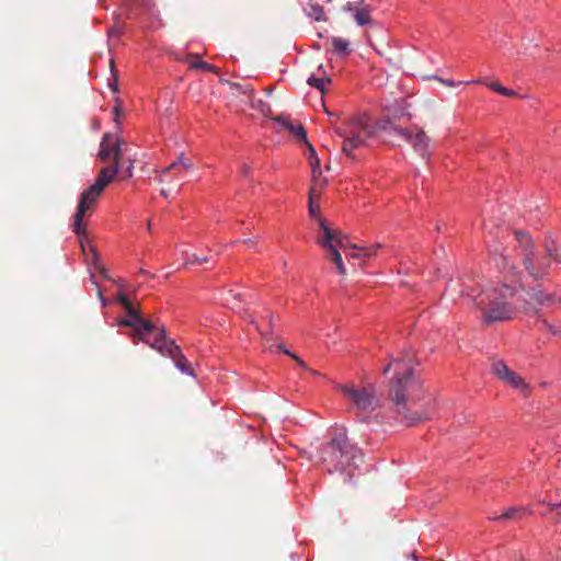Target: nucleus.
Masks as SVG:
<instances>
[{
  "label": "nucleus",
  "mask_w": 561,
  "mask_h": 561,
  "mask_svg": "<svg viewBox=\"0 0 561 561\" xmlns=\"http://www.w3.org/2000/svg\"><path fill=\"white\" fill-rule=\"evenodd\" d=\"M515 291L508 285L490 287L472 296L476 308L480 311V320L484 325H492L513 319Z\"/></svg>",
  "instance_id": "nucleus-1"
},
{
  "label": "nucleus",
  "mask_w": 561,
  "mask_h": 561,
  "mask_svg": "<svg viewBox=\"0 0 561 561\" xmlns=\"http://www.w3.org/2000/svg\"><path fill=\"white\" fill-rule=\"evenodd\" d=\"M322 459L329 473L344 474V481H347L353 477L358 465L363 462V454L341 432L323 447Z\"/></svg>",
  "instance_id": "nucleus-2"
},
{
  "label": "nucleus",
  "mask_w": 561,
  "mask_h": 561,
  "mask_svg": "<svg viewBox=\"0 0 561 561\" xmlns=\"http://www.w3.org/2000/svg\"><path fill=\"white\" fill-rule=\"evenodd\" d=\"M394 367L396 379L389 389L390 400L397 408V412L402 414L408 425H415L419 422L430 417L427 413L410 412L405 407V391L416 381L413 377V359L411 357L393 359L385 369L388 374L391 367Z\"/></svg>",
  "instance_id": "nucleus-3"
},
{
  "label": "nucleus",
  "mask_w": 561,
  "mask_h": 561,
  "mask_svg": "<svg viewBox=\"0 0 561 561\" xmlns=\"http://www.w3.org/2000/svg\"><path fill=\"white\" fill-rule=\"evenodd\" d=\"M114 173L115 171H111L110 169L100 170L94 184H92L81 193L72 224V231L78 237L81 238L83 234H85L87 227L83 222V218L85 216H91L102 192L110 183L114 181Z\"/></svg>",
  "instance_id": "nucleus-4"
},
{
  "label": "nucleus",
  "mask_w": 561,
  "mask_h": 561,
  "mask_svg": "<svg viewBox=\"0 0 561 561\" xmlns=\"http://www.w3.org/2000/svg\"><path fill=\"white\" fill-rule=\"evenodd\" d=\"M335 133L343 138V153L353 157L356 149L368 145V139L377 134V129L376 125H369L362 118L355 117L336 127Z\"/></svg>",
  "instance_id": "nucleus-5"
},
{
  "label": "nucleus",
  "mask_w": 561,
  "mask_h": 561,
  "mask_svg": "<svg viewBox=\"0 0 561 561\" xmlns=\"http://www.w3.org/2000/svg\"><path fill=\"white\" fill-rule=\"evenodd\" d=\"M339 389L357 411L371 412L380 405L373 385L363 388H357L354 385H342Z\"/></svg>",
  "instance_id": "nucleus-6"
},
{
  "label": "nucleus",
  "mask_w": 561,
  "mask_h": 561,
  "mask_svg": "<svg viewBox=\"0 0 561 561\" xmlns=\"http://www.w3.org/2000/svg\"><path fill=\"white\" fill-rule=\"evenodd\" d=\"M125 142L123 139L114 138L113 135L106 133L103 135L102 140L100 142V151L99 158L103 162H107L110 159L113 160L112 164L108 167H104L101 170H111L115 171L113 174V180L118 176L121 164L123 162V154L126 151L124 147Z\"/></svg>",
  "instance_id": "nucleus-7"
},
{
  "label": "nucleus",
  "mask_w": 561,
  "mask_h": 561,
  "mask_svg": "<svg viewBox=\"0 0 561 561\" xmlns=\"http://www.w3.org/2000/svg\"><path fill=\"white\" fill-rule=\"evenodd\" d=\"M551 260L556 262L561 261V256L558 254L553 243L546 244V255L535 252L531 255L527 254L522 257L526 272L534 279L542 278L547 274Z\"/></svg>",
  "instance_id": "nucleus-8"
},
{
  "label": "nucleus",
  "mask_w": 561,
  "mask_h": 561,
  "mask_svg": "<svg viewBox=\"0 0 561 561\" xmlns=\"http://www.w3.org/2000/svg\"><path fill=\"white\" fill-rule=\"evenodd\" d=\"M275 121H277L282 127L287 130L297 141L304 142L309 148V151L314 153V148L308 141L307 131L300 123H294L290 119L282 116L276 117Z\"/></svg>",
  "instance_id": "nucleus-9"
},
{
  "label": "nucleus",
  "mask_w": 561,
  "mask_h": 561,
  "mask_svg": "<svg viewBox=\"0 0 561 561\" xmlns=\"http://www.w3.org/2000/svg\"><path fill=\"white\" fill-rule=\"evenodd\" d=\"M151 347L156 348L162 355L169 356L171 358H173L175 355H179V352L181 351L173 341L165 339L164 328L159 330V335L154 337V342L151 344Z\"/></svg>",
  "instance_id": "nucleus-10"
},
{
  "label": "nucleus",
  "mask_w": 561,
  "mask_h": 561,
  "mask_svg": "<svg viewBox=\"0 0 561 561\" xmlns=\"http://www.w3.org/2000/svg\"><path fill=\"white\" fill-rule=\"evenodd\" d=\"M180 169H182L183 171H191L194 169V164H193L192 160L185 158L183 153H181L175 161H173L169 167H167L165 169H163L161 171V174L159 175V179H158L159 183L164 182L165 179L171 174L172 170H180Z\"/></svg>",
  "instance_id": "nucleus-11"
},
{
  "label": "nucleus",
  "mask_w": 561,
  "mask_h": 561,
  "mask_svg": "<svg viewBox=\"0 0 561 561\" xmlns=\"http://www.w3.org/2000/svg\"><path fill=\"white\" fill-rule=\"evenodd\" d=\"M405 142L413 145L414 149L423 157L427 156L430 137L423 130H419L415 134L409 131V139H407Z\"/></svg>",
  "instance_id": "nucleus-12"
},
{
  "label": "nucleus",
  "mask_w": 561,
  "mask_h": 561,
  "mask_svg": "<svg viewBox=\"0 0 561 561\" xmlns=\"http://www.w3.org/2000/svg\"><path fill=\"white\" fill-rule=\"evenodd\" d=\"M377 133L385 131L389 136L398 137L405 141L409 139V130L401 128L389 121H382L376 124Z\"/></svg>",
  "instance_id": "nucleus-13"
},
{
  "label": "nucleus",
  "mask_w": 561,
  "mask_h": 561,
  "mask_svg": "<svg viewBox=\"0 0 561 561\" xmlns=\"http://www.w3.org/2000/svg\"><path fill=\"white\" fill-rule=\"evenodd\" d=\"M515 239L522 250V256L524 257L527 254L535 253L534 242L531 240V237L528 232L523 230H515L514 231Z\"/></svg>",
  "instance_id": "nucleus-14"
},
{
  "label": "nucleus",
  "mask_w": 561,
  "mask_h": 561,
  "mask_svg": "<svg viewBox=\"0 0 561 561\" xmlns=\"http://www.w3.org/2000/svg\"><path fill=\"white\" fill-rule=\"evenodd\" d=\"M319 227L321 228L323 236L318 239V243L324 249L329 250L336 247L334 244L335 231L330 229L322 218H319Z\"/></svg>",
  "instance_id": "nucleus-15"
},
{
  "label": "nucleus",
  "mask_w": 561,
  "mask_h": 561,
  "mask_svg": "<svg viewBox=\"0 0 561 561\" xmlns=\"http://www.w3.org/2000/svg\"><path fill=\"white\" fill-rule=\"evenodd\" d=\"M527 515V508L524 506H512L503 514L491 517L494 520H522Z\"/></svg>",
  "instance_id": "nucleus-16"
},
{
  "label": "nucleus",
  "mask_w": 561,
  "mask_h": 561,
  "mask_svg": "<svg viewBox=\"0 0 561 561\" xmlns=\"http://www.w3.org/2000/svg\"><path fill=\"white\" fill-rule=\"evenodd\" d=\"M159 330H161V328L156 327L152 321L140 318L137 321L135 334L138 335L141 340H144L141 336L144 333L154 334L156 337L159 335Z\"/></svg>",
  "instance_id": "nucleus-17"
},
{
  "label": "nucleus",
  "mask_w": 561,
  "mask_h": 561,
  "mask_svg": "<svg viewBox=\"0 0 561 561\" xmlns=\"http://www.w3.org/2000/svg\"><path fill=\"white\" fill-rule=\"evenodd\" d=\"M333 50L339 56H347L352 53L351 44L346 38L334 36L331 39Z\"/></svg>",
  "instance_id": "nucleus-18"
},
{
  "label": "nucleus",
  "mask_w": 561,
  "mask_h": 561,
  "mask_svg": "<svg viewBox=\"0 0 561 561\" xmlns=\"http://www.w3.org/2000/svg\"><path fill=\"white\" fill-rule=\"evenodd\" d=\"M305 12L307 16L313 19L314 21L320 22L327 20L323 8L316 2H308L307 7L305 8Z\"/></svg>",
  "instance_id": "nucleus-19"
},
{
  "label": "nucleus",
  "mask_w": 561,
  "mask_h": 561,
  "mask_svg": "<svg viewBox=\"0 0 561 561\" xmlns=\"http://www.w3.org/2000/svg\"><path fill=\"white\" fill-rule=\"evenodd\" d=\"M503 382L515 389L520 390L522 392H526L528 389V386L525 382V380L514 371H511V374L505 378Z\"/></svg>",
  "instance_id": "nucleus-20"
},
{
  "label": "nucleus",
  "mask_w": 561,
  "mask_h": 561,
  "mask_svg": "<svg viewBox=\"0 0 561 561\" xmlns=\"http://www.w3.org/2000/svg\"><path fill=\"white\" fill-rule=\"evenodd\" d=\"M492 373L502 381L505 380V378L511 374V369L507 367V365L500 359H494L492 362L491 366Z\"/></svg>",
  "instance_id": "nucleus-21"
},
{
  "label": "nucleus",
  "mask_w": 561,
  "mask_h": 561,
  "mask_svg": "<svg viewBox=\"0 0 561 561\" xmlns=\"http://www.w3.org/2000/svg\"><path fill=\"white\" fill-rule=\"evenodd\" d=\"M354 20L360 26L370 24L371 23V18H370V9H369V7L366 5V7H363L360 9H356L355 13H354Z\"/></svg>",
  "instance_id": "nucleus-22"
},
{
  "label": "nucleus",
  "mask_w": 561,
  "mask_h": 561,
  "mask_svg": "<svg viewBox=\"0 0 561 561\" xmlns=\"http://www.w3.org/2000/svg\"><path fill=\"white\" fill-rule=\"evenodd\" d=\"M307 82L309 85L318 89L321 93H324L328 85L331 83V79L325 76L318 78L314 75H311L307 79Z\"/></svg>",
  "instance_id": "nucleus-23"
},
{
  "label": "nucleus",
  "mask_w": 561,
  "mask_h": 561,
  "mask_svg": "<svg viewBox=\"0 0 561 561\" xmlns=\"http://www.w3.org/2000/svg\"><path fill=\"white\" fill-rule=\"evenodd\" d=\"M329 257L335 263L339 274L344 275L346 273L345 265L343 263L341 253L336 247L327 250Z\"/></svg>",
  "instance_id": "nucleus-24"
},
{
  "label": "nucleus",
  "mask_w": 561,
  "mask_h": 561,
  "mask_svg": "<svg viewBox=\"0 0 561 561\" xmlns=\"http://www.w3.org/2000/svg\"><path fill=\"white\" fill-rule=\"evenodd\" d=\"M314 197H316V190L313 187L310 188L309 193V203H308V210L309 215L313 218L318 217V214L320 213V207L314 204Z\"/></svg>",
  "instance_id": "nucleus-25"
},
{
  "label": "nucleus",
  "mask_w": 561,
  "mask_h": 561,
  "mask_svg": "<svg viewBox=\"0 0 561 561\" xmlns=\"http://www.w3.org/2000/svg\"><path fill=\"white\" fill-rule=\"evenodd\" d=\"M128 164L125 169H123V163L121 164V170L118 175L121 174L122 180H126L133 176L134 168H135V159L128 158Z\"/></svg>",
  "instance_id": "nucleus-26"
},
{
  "label": "nucleus",
  "mask_w": 561,
  "mask_h": 561,
  "mask_svg": "<svg viewBox=\"0 0 561 561\" xmlns=\"http://www.w3.org/2000/svg\"><path fill=\"white\" fill-rule=\"evenodd\" d=\"M172 359H173V362H174V364H175L178 369H180L182 373L190 374V370H188V367H187V360L183 356L181 351L179 352V355H175Z\"/></svg>",
  "instance_id": "nucleus-27"
},
{
  "label": "nucleus",
  "mask_w": 561,
  "mask_h": 561,
  "mask_svg": "<svg viewBox=\"0 0 561 561\" xmlns=\"http://www.w3.org/2000/svg\"><path fill=\"white\" fill-rule=\"evenodd\" d=\"M490 89H492L493 91L502 94V95H505V96H513L515 95V92L513 90H510L503 85H501L497 81H494V82H491L490 84H488Z\"/></svg>",
  "instance_id": "nucleus-28"
},
{
  "label": "nucleus",
  "mask_w": 561,
  "mask_h": 561,
  "mask_svg": "<svg viewBox=\"0 0 561 561\" xmlns=\"http://www.w3.org/2000/svg\"><path fill=\"white\" fill-rule=\"evenodd\" d=\"M191 67L193 69H201V70H204V71H207V72H217V68L211 65V64H208L206 61H192L191 62Z\"/></svg>",
  "instance_id": "nucleus-29"
},
{
  "label": "nucleus",
  "mask_w": 561,
  "mask_h": 561,
  "mask_svg": "<svg viewBox=\"0 0 561 561\" xmlns=\"http://www.w3.org/2000/svg\"><path fill=\"white\" fill-rule=\"evenodd\" d=\"M346 236L342 234L341 232L335 231V239L334 244L336 245V249H342L344 252H347L348 248L345 243Z\"/></svg>",
  "instance_id": "nucleus-30"
},
{
  "label": "nucleus",
  "mask_w": 561,
  "mask_h": 561,
  "mask_svg": "<svg viewBox=\"0 0 561 561\" xmlns=\"http://www.w3.org/2000/svg\"><path fill=\"white\" fill-rule=\"evenodd\" d=\"M533 298L539 305H545L546 302L551 301L553 299L551 295L543 294L541 290L535 291Z\"/></svg>",
  "instance_id": "nucleus-31"
},
{
  "label": "nucleus",
  "mask_w": 561,
  "mask_h": 561,
  "mask_svg": "<svg viewBox=\"0 0 561 561\" xmlns=\"http://www.w3.org/2000/svg\"><path fill=\"white\" fill-rule=\"evenodd\" d=\"M549 511L554 513V518L558 524H561V502L547 503Z\"/></svg>",
  "instance_id": "nucleus-32"
},
{
  "label": "nucleus",
  "mask_w": 561,
  "mask_h": 561,
  "mask_svg": "<svg viewBox=\"0 0 561 561\" xmlns=\"http://www.w3.org/2000/svg\"><path fill=\"white\" fill-rule=\"evenodd\" d=\"M237 300H238V301H240V300H241V295H240V294H233V293H232V290H230V291L228 293V297L226 298V302H227V304H231V306H230V307H231L233 310H237V307H238V306H237V304H236V302H237Z\"/></svg>",
  "instance_id": "nucleus-33"
},
{
  "label": "nucleus",
  "mask_w": 561,
  "mask_h": 561,
  "mask_svg": "<svg viewBox=\"0 0 561 561\" xmlns=\"http://www.w3.org/2000/svg\"><path fill=\"white\" fill-rule=\"evenodd\" d=\"M383 245L381 243H375L371 247L363 248V255L365 257H370L376 254L377 249L382 248Z\"/></svg>",
  "instance_id": "nucleus-34"
},
{
  "label": "nucleus",
  "mask_w": 561,
  "mask_h": 561,
  "mask_svg": "<svg viewBox=\"0 0 561 561\" xmlns=\"http://www.w3.org/2000/svg\"><path fill=\"white\" fill-rule=\"evenodd\" d=\"M205 262H208L207 256L199 257L196 254H191L187 256L185 264L193 265L195 263H205Z\"/></svg>",
  "instance_id": "nucleus-35"
},
{
  "label": "nucleus",
  "mask_w": 561,
  "mask_h": 561,
  "mask_svg": "<svg viewBox=\"0 0 561 561\" xmlns=\"http://www.w3.org/2000/svg\"><path fill=\"white\" fill-rule=\"evenodd\" d=\"M310 164H311L313 174H316L317 172L321 173L320 161H319L318 157L316 156V152L312 153L310 151Z\"/></svg>",
  "instance_id": "nucleus-36"
},
{
  "label": "nucleus",
  "mask_w": 561,
  "mask_h": 561,
  "mask_svg": "<svg viewBox=\"0 0 561 561\" xmlns=\"http://www.w3.org/2000/svg\"><path fill=\"white\" fill-rule=\"evenodd\" d=\"M124 309L126 313L136 322L141 318L139 311L131 304Z\"/></svg>",
  "instance_id": "nucleus-37"
},
{
  "label": "nucleus",
  "mask_w": 561,
  "mask_h": 561,
  "mask_svg": "<svg viewBox=\"0 0 561 561\" xmlns=\"http://www.w3.org/2000/svg\"><path fill=\"white\" fill-rule=\"evenodd\" d=\"M285 354L291 357L301 368L306 370H310L307 364L295 353L290 351H285Z\"/></svg>",
  "instance_id": "nucleus-38"
},
{
  "label": "nucleus",
  "mask_w": 561,
  "mask_h": 561,
  "mask_svg": "<svg viewBox=\"0 0 561 561\" xmlns=\"http://www.w3.org/2000/svg\"><path fill=\"white\" fill-rule=\"evenodd\" d=\"M348 250H347V254L351 255L352 257L354 259H358L360 256H364L363 254H360L358 251L360 250L356 244H348L347 245Z\"/></svg>",
  "instance_id": "nucleus-39"
},
{
  "label": "nucleus",
  "mask_w": 561,
  "mask_h": 561,
  "mask_svg": "<svg viewBox=\"0 0 561 561\" xmlns=\"http://www.w3.org/2000/svg\"><path fill=\"white\" fill-rule=\"evenodd\" d=\"M117 300L118 302L124 307L126 308L128 305H130V301L129 299L127 298V296L123 293H119L118 296H117Z\"/></svg>",
  "instance_id": "nucleus-40"
},
{
  "label": "nucleus",
  "mask_w": 561,
  "mask_h": 561,
  "mask_svg": "<svg viewBox=\"0 0 561 561\" xmlns=\"http://www.w3.org/2000/svg\"><path fill=\"white\" fill-rule=\"evenodd\" d=\"M542 325L543 328H546L548 331H550L552 334H561V329L558 330L556 327H553L552 324L548 323L547 321H542Z\"/></svg>",
  "instance_id": "nucleus-41"
},
{
  "label": "nucleus",
  "mask_w": 561,
  "mask_h": 561,
  "mask_svg": "<svg viewBox=\"0 0 561 561\" xmlns=\"http://www.w3.org/2000/svg\"><path fill=\"white\" fill-rule=\"evenodd\" d=\"M118 324L122 327H130V328L135 329L137 325V322L133 319L131 320L124 319V320H121Z\"/></svg>",
  "instance_id": "nucleus-42"
},
{
  "label": "nucleus",
  "mask_w": 561,
  "mask_h": 561,
  "mask_svg": "<svg viewBox=\"0 0 561 561\" xmlns=\"http://www.w3.org/2000/svg\"><path fill=\"white\" fill-rule=\"evenodd\" d=\"M439 82L448 85V87H456L458 83H456L455 81L453 80H446V79H443V78H436Z\"/></svg>",
  "instance_id": "nucleus-43"
},
{
  "label": "nucleus",
  "mask_w": 561,
  "mask_h": 561,
  "mask_svg": "<svg viewBox=\"0 0 561 561\" xmlns=\"http://www.w3.org/2000/svg\"><path fill=\"white\" fill-rule=\"evenodd\" d=\"M356 9H357V8H356L352 2H347V3H346V4H344V7H343V10H344V11H348V12H351V11H354V12H355V10H356Z\"/></svg>",
  "instance_id": "nucleus-44"
},
{
  "label": "nucleus",
  "mask_w": 561,
  "mask_h": 561,
  "mask_svg": "<svg viewBox=\"0 0 561 561\" xmlns=\"http://www.w3.org/2000/svg\"><path fill=\"white\" fill-rule=\"evenodd\" d=\"M171 172H174V176L175 178L182 179V172H183L182 169H180V170H172Z\"/></svg>",
  "instance_id": "nucleus-45"
},
{
  "label": "nucleus",
  "mask_w": 561,
  "mask_h": 561,
  "mask_svg": "<svg viewBox=\"0 0 561 561\" xmlns=\"http://www.w3.org/2000/svg\"><path fill=\"white\" fill-rule=\"evenodd\" d=\"M405 561H416V558H415L414 553L407 554L405 556Z\"/></svg>",
  "instance_id": "nucleus-46"
},
{
  "label": "nucleus",
  "mask_w": 561,
  "mask_h": 561,
  "mask_svg": "<svg viewBox=\"0 0 561 561\" xmlns=\"http://www.w3.org/2000/svg\"><path fill=\"white\" fill-rule=\"evenodd\" d=\"M248 173H249V167L248 165H243L242 167V174L247 175Z\"/></svg>",
  "instance_id": "nucleus-47"
},
{
  "label": "nucleus",
  "mask_w": 561,
  "mask_h": 561,
  "mask_svg": "<svg viewBox=\"0 0 561 561\" xmlns=\"http://www.w3.org/2000/svg\"><path fill=\"white\" fill-rule=\"evenodd\" d=\"M160 193H161V195H162L163 197H165V198L169 196L168 191H167V190H164V188H162Z\"/></svg>",
  "instance_id": "nucleus-48"
},
{
  "label": "nucleus",
  "mask_w": 561,
  "mask_h": 561,
  "mask_svg": "<svg viewBox=\"0 0 561 561\" xmlns=\"http://www.w3.org/2000/svg\"><path fill=\"white\" fill-rule=\"evenodd\" d=\"M244 242L249 245V247H252L254 244V241L251 240V239H248V240H244Z\"/></svg>",
  "instance_id": "nucleus-49"
},
{
  "label": "nucleus",
  "mask_w": 561,
  "mask_h": 561,
  "mask_svg": "<svg viewBox=\"0 0 561 561\" xmlns=\"http://www.w3.org/2000/svg\"><path fill=\"white\" fill-rule=\"evenodd\" d=\"M90 250H91V252L93 253V255L96 257V255H98V254H96V251H95V249H94L92 245H90Z\"/></svg>",
  "instance_id": "nucleus-50"
},
{
  "label": "nucleus",
  "mask_w": 561,
  "mask_h": 561,
  "mask_svg": "<svg viewBox=\"0 0 561 561\" xmlns=\"http://www.w3.org/2000/svg\"><path fill=\"white\" fill-rule=\"evenodd\" d=\"M278 348L285 354V351H288L286 347H284L283 345H279Z\"/></svg>",
  "instance_id": "nucleus-51"
},
{
  "label": "nucleus",
  "mask_w": 561,
  "mask_h": 561,
  "mask_svg": "<svg viewBox=\"0 0 561 561\" xmlns=\"http://www.w3.org/2000/svg\"><path fill=\"white\" fill-rule=\"evenodd\" d=\"M502 259H503L505 265H508L507 257L503 255Z\"/></svg>",
  "instance_id": "nucleus-52"
},
{
  "label": "nucleus",
  "mask_w": 561,
  "mask_h": 561,
  "mask_svg": "<svg viewBox=\"0 0 561 561\" xmlns=\"http://www.w3.org/2000/svg\"><path fill=\"white\" fill-rule=\"evenodd\" d=\"M80 243H81V249H82V251H84V243H83V240H82V239H80Z\"/></svg>",
  "instance_id": "nucleus-53"
},
{
  "label": "nucleus",
  "mask_w": 561,
  "mask_h": 561,
  "mask_svg": "<svg viewBox=\"0 0 561 561\" xmlns=\"http://www.w3.org/2000/svg\"><path fill=\"white\" fill-rule=\"evenodd\" d=\"M274 322V317L270 316V323L272 324Z\"/></svg>",
  "instance_id": "nucleus-54"
},
{
  "label": "nucleus",
  "mask_w": 561,
  "mask_h": 561,
  "mask_svg": "<svg viewBox=\"0 0 561 561\" xmlns=\"http://www.w3.org/2000/svg\"><path fill=\"white\" fill-rule=\"evenodd\" d=\"M311 374H312V375H316V376H318V375H319V373H318L317 370H311Z\"/></svg>",
  "instance_id": "nucleus-55"
},
{
  "label": "nucleus",
  "mask_w": 561,
  "mask_h": 561,
  "mask_svg": "<svg viewBox=\"0 0 561 561\" xmlns=\"http://www.w3.org/2000/svg\"><path fill=\"white\" fill-rule=\"evenodd\" d=\"M365 0H358V4H363Z\"/></svg>",
  "instance_id": "nucleus-56"
},
{
  "label": "nucleus",
  "mask_w": 561,
  "mask_h": 561,
  "mask_svg": "<svg viewBox=\"0 0 561 561\" xmlns=\"http://www.w3.org/2000/svg\"><path fill=\"white\" fill-rule=\"evenodd\" d=\"M476 83H482V80L478 79L477 81H474Z\"/></svg>",
  "instance_id": "nucleus-57"
},
{
  "label": "nucleus",
  "mask_w": 561,
  "mask_h": 561,
  "mask_svg": "<svg viewBox=\"0 0 561 561\" xmlns=\"http://www.w3.org/2000/svg\"><path fill=\"white\" fill-rule=\"evenodd\" d=\"M148 229H151V222L148 221Z\"/></svg>",
  "instance_id": "nucleus-58"
}]
</instances>
